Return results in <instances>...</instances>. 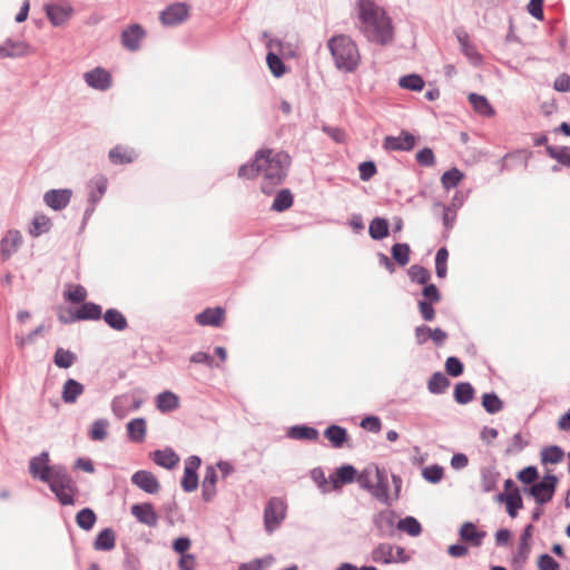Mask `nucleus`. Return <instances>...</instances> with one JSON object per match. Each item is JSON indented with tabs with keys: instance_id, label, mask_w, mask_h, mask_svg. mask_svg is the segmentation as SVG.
Here are the masks:
<instances>
[{
	"instance_id": "nucleus-1",
	"label": "nucleus",
	"mask_w": 570,
	"mask_h": 570,
	"mask_svg": "<svg viewBox=\"0 0 570 570\" xmlns=\"http://www.w3.org/2000/svg\"><path fill=\"white\" fill-rule=\"evenodd\" d=\"M352 14L355 28L367 41L380 46H386L393 41L392 18L374 0H355Z\"/></svg>"
},
{
	"instance_id": "nucleus-2",
	"label": "nucleus",
	"mask_w": 570,
	"mask_h": 570,
	"mask_svg": "<svg viewBox=\"0 0 570 570\" xmlns=\"http://www.w3.org/2000/svg\"><path fill=\"white\" fill-rule=\"evenodd\" d=\"M289 165L291 157L284 151L259 150L255 154L252 164H245L239 167L238 176L252 179L262 175L261 189L264 194L271 195L275 187L283 183Z\"/></svg>"
},
{
	"instance_id": "nucleus-3",
	"label": "nucleus",
	"mask_w": 570,
	"mask_h": 570,
	"mask_svg": "<svg viewBox=\"0 0 570 570\" xmlns=\"http://www.w3.org/2000/svg\"><path fill=\"white\" fill-rule=\"evenodd\" d=\"M335 67L343 72H353L361 62L356 42L347 35H335L327 41Z\"/></svg>"
},
{
	"instance_id": "nucleus-4",
	"label": "nucleus",
	"mask_w": 570,
	"mask_h": 570,
	"mask_svg": "<svg viewBox=\"0 0 570 570\" xmlns=\"http://www.w3.org/2000/svg\"><path fill=\"white\" fill-rule=\"evenodd\" d=\"M46 483L62 505L75 504L77 487L63 465L53 470V475Z\"/></svg>"
},
{
	"instance_id": "nucleus-5",
	"label": "nucleus",
	"mask_w": 570,
	"mask_h": 570,
	"mask_svg": "<svg viewBox=\"0 0 570 570\" xmlns=\"http://www.w3.org/2000/svg\"><path fill=\"white\" fill-rule=\"evenodd\" d=\"M371 560L375 563L392 564L407 562L410 557L404 548L382 542L372 550Z\"/></svg>"
},
{
	"instance_id": "nucleus-6",
	"label": "nucleus",
	"mask_w": 570,
	"mask_h": 570,
	"mask_svg": "<svg viewBox=\"0 0 570 570\" xmlns=\"http://www.w3.org/2000/svg\"><path fill=\"white\" fill-rule=\"evenodd\" d=\"M558 478L553 474H547L543 479L524 491L533 497L534 501L539 504H546L551 501L556 492Z\"/></svg>"
},
{
	"instance_id": "nucleus-7",
	"label": "nucleus",
	"mask_w": 570,
	"mask_h": 570,
	"mask_svg": "<svg viewBox=\"0 0 570 570\" xmlns=\"http://www.w3.org/2000/svg\"><path fill=\"white\" fill-rule=\"evenodd\" d=\"M49 452L42 451L39 455L32 456L29 461V473L36 480L43 483L49 481L53 475V470L60 469L62 465H50Z\"/></svg>"
},
{
	"instance_id": "nucleus-8",
	"label": "nucleus",
	"mask_w": 570,
	"mask_h": 570,
	"mask_svg": "<svg viewBox=\"0 0 570 570\" xmlns=\"http://www.w3.org/2000/svg\"><path fill=\"white\" fill-rule=\"evenodd\" d=\"M286 517V505L279 498H272L264 510V525L268 533L275 531Z\"/></svg>"
},
{
	"instance_id": "nucleus-9",
	"label": "nucleus",
	"mask_w": 570,
	"mask_h": 570,
	"mask_svg": "<svg viewBox=\"0 0 570 570\" xmlns=\"http://www.w3.org/2000/svg\"><path fill=\"white\" fill-rule=\"evenodd\" d=\"M131 483L148 494H156L160 490L158 479L147 470H138L131 475Z\"/></svg>"
},
{
	"instance_id": "nucleus-10",
	"label": "nucleus",
	"mask_w": 570,
	"mask_h": 570,
	"mask_svg": "<svg viewBox=\"0 0 570 570\" xmlns=\"http://www.w3.org/2000/svg\"><path fill=\"white\" fill-rule=\"evenodd\" d=\"M72 197L69 188L50 189L43 195V203L53 210H62L68 206Z\"/></svg>"
},
{
	"instance_id": "nucleus-11",
	"label": "nucleus",
	"mask_w": 570,
	"mask_h": 570,
	"mask_svg": "<svg viewBox=\"0 0 570 570\" xmlns=\"http://www.w3.org/2000/svg\"><path fill=\"white\" fill-rule=\"evenodd\" d=\"M83 80L89 87L100 91L111 87V75L100 67L85 72Z\"/></svg>"
},
{
	"instance_id": "nucleus-12",
	"label": "nucleus",
	"mask_w": 570,
	"mask_h": 570,
	"mask_svg": "<svg viewBox=\"0 0 570 570\" xmlns=\"http://www.w3.org/2000/svg\"><path fill=\"white\" fill-rule=\"evenodd\" d=\"M45 11L47 18L55 27H61L66 24L72 16L73 9L70 4H46Z\"/></svg>"
},
{
	"instance_id": "nucleus-13",
	"label": "nucleus",
	"mask_w": 570,
	"mask_h": 570,
	"mask_svg": "<svg viewBox=\"0 0 570 570\" xmlns=\"http://www.w3.org/2000/svg\"><path fill=\"white\" fill-rule=\"evenodd\" d=\"M416 142L415 137L409 131H402L399 136H386L383 141V148L386 150L410 151Z\"/></svg>"
},
{
	"instance_id": "nucleus-14",
	"label": "nucleus",
	"mask_w": 570,
	"mask_h": 570,
	"mask_svg": "<svg viewBox=\"0 0 570 570\" xmlns=\"http://www.w3.org/2000/svg\"><path fill=\"white\" fill-rule=\"evenodd\" d=\"M130 511L138 522L147 527L154 528L158 524V514L151 503L134 504Z\"/></svg>"
},
{
	"instance_id": "nucleus-15",
	"label": "nucleus",
	"mask_w": 570,
	"mask_h": 570,
	"mask_svg": "<svg viewBox=\"0 0 570 570\" xmlns=\"http://www.w3.org/2000/svg\"><path fill=\"white\" fill-rule=\"evenodd\" d=\"M373 522L380 537H391L394 532L395 514L391 510H383L374 515Z\"/></svg>"
},
{
	"instance_id": "nucleus-16",
	"label": "nucleus",
	"mask_w": 570,
	"mask_h": 570,
	"mask_svg": "<svg viewBox=\"0 0 570 570\" xmlns=\"http://www.w3.org/2000/svg\"><path fill=\"white\" fill-rule=\"evenodd\" d=\"M22 244V235L17 229H10L0 240L1 256L7 259L12 256Z\"/></svg>"
},
{
	"instance_id": "nucleus-17",
	"label": "nucleus",
	"mask_w": 570,
	"mask_h": 570,
	"mask_svg": "<svg viewBox=\"0 0 570 570\" xmlns=\"http://www.w3.org/2000/svg\"><path fill=\"white\" fill-rule=\"evenodd\" d=\"M107 187L108 179L105 175H96L92 177L87 184L89 204L96 206L107 191Z\"/></svg>"
},
{
	"instance_id": "nucleus-18",
	"label": "nucleus",
	"mask_w": 570,
	"mask_h": 570,
	"mask_svg": "<svg viewBox=\"0 0 570 570\" xmlns=\"http://www.w3.org/2000/svg\"><path fill=\"white\" fill-rule=\"evenodd\" d=\"M187 17V6L184 3H176L161 12L160 20L166 26H176L181 23Z\"/></svg>"
},
{
	"instance_id": "nucleus-19",
	"label": "nucleus",
	"mask_w": 570,
	"mask_h": 570,
	"mask_svg": "<svg viewBox=\"0 0 570 570\" xmlns=\"http://www.w3.org/2000/svg\"><path fill=\"white\" fill-rule=\"evenodd\" d=\"M144 37V29L139 24H131L121 32V45L130 51H136Z\"/></svg>"
},
{
	"instance_id": "nucleus-20",
	"label": "nucleus",
	"mask_w": 570,
	"mask_h": 570,
	"mask_svg": "<svg viewBox=\"0 0 570 570\" xmlns=\"http://www.w3.org/2000/svg\"><path fill=\"white\" fill-rule=\"evenodd\" d=\"M368 492L380 502L389 503V479L384 470L380 469L377 479H375Z\"/></svg>"
},
{
	"instance_id": "nucleus-21",
	"label": "nucleus",
	"mask_w": 570,
	"mask_h": 570,
	"mask_svg": "<svg viewBox=\"0 0 570 570\" xmlns=\"http://www.w3.org/2000/svg\"><path fill=\"white\" fill-rule=\"evenodd\" d=\"M85 392V386L75 379H68L61 390V400L66 404H73Z\"/></svg>"
},
{
	"instance_id": "nucleus-22",
	"label": "nucleus",
	"mask_w": 570,
	"mask_h": 570,
	"mask_svg": "<svg viewBox=\"0 0 570 570\" xmlns=\"http://www.w3.org/2000/svg\"><path fill=\"white\" fill-rule=\"evenodd\" d=\"M225 317V312L222 307L206 308L196 315V322L202 326H220Z\"/></svg>"
},
{
	"instance_id": "nucleus-23",
	"label": "nucleus",
	"mask_w": 570,
	"mask_h": 570,
	"mask_svg": "<svg viewBox=\"0 0 570 570\" xmlns=\"http://www.w3.org/2000/svg\"><path fill=\"white\" fill-rule=\"evenodd\" d=\"M151 458L157 465L168 470L174 469L179 462V455L171 448L156 450L151 453Z\"/></svg>"
},
{
	"instance_id": "nucleus-24",
	"label": "nucleus",
	"mask_w": 570,
	"mask_h": 570,
	"mask_svg": "<svg viewBox=\"0 0 570 570\" xmlns=\"http://www.w3.org/2000/svg\"><path fill=\"white\" fill-rule=\"evenodd\" d=\"M484 531H479L472 522H464L459 531L461 540L470 543L473 547H480L485 537Z\"/></svg>"
},
{
	"instance_id": "nucleus-25",
	"label": "nucleus",
	"mask_w": 570,
	"mask_h": 570,
	"mask_svg": "<svg viewBox=\"0 0 570 570\" xmlns=\"http://www.w3.org/2000/svg\"><path fill=\"white\" fill-rule=\"evenodd\" d=\"M333 489H338L343 484L352 483L356 479V469L350 464L342 465L336 469L334 475H331Z\"/></svg>"
},
{
	"instance_id": "nucleus-26",
	"label": "nucleus",
	"mask_w": 570,
	"mask_h": 570,
	"mask_svg": "<svg viewBox=\"0 0 570 570\" xmlns=\"http://www.w3.org/2000/svg\"><path fill=\"white\" fill-rule=\"evenodd\" d=\"M6 45L9 53L8 58L11 59L24 58L33 53L32 46L24 40H14L12 38H7Z\"/></svg>"
},
{
	"instance_id": "nucleus-27",
	"label": "nucleus",
	"mask_w": 570,
	"mask_h": 570,
	"mask_svg": "<svg viewBox=\"0 0 570 570\" xmlns=\"http://www.w3.org/2000/svg\"><path fill=\"white\" fill-rule=\"evenodd\" d=\"M456 39L460 43V48L464 56L473 63L478 65L481 62V55L476 50L475 46L471 43L469 35L466 32H458Z\"/></svg>"
},
{
	"instance_id": "nucleus-28",
	"label": "nucleus",
	"mask_w": 570,
	"mask_h": 570,
	"mask_svg": "<svg viewBox=\"0 0 570 570\" xmlns=\"http://www.w3.org/2000/svg\"><path fill=\"white\" fill-rule=\"evenodd\" d=\"M156 407L163 412H171L179 407V397L171 391H164L156 396Z\"/></svg>"
},
{
	"instance_id": "nucleus-29",
	"label": "nucleus",
	"mask_w": 570,
	"mask_h": 570,
	"mask_svg": "<svg viewBox=\"0 0 570 570\" xmlns=\"http://www.w3.org/2000/svg\"><path fill=\"white\" fill-rule=\"evenodd\" d=\"M532 532H533V525L532 524H528L522 534H521V538H520V543H519V548H518V552L514 557V560L517 562H520V563H524L525 560L528 559V556L530 553V550H531V544H530V541H531V538H532Z\"/></svg>"
},
{
	"instance_id": "nucleus-30",
	"label": "nucleus",
	"mask_w": 570,
	"mask_h": 570,
	"mask_svg": "<svg viewBox=\"0 0 570 570\" xmlns=\"http://www.w3.org/2000/svg\"><path fill=\"white\" fill-rule=\"evenodd\" d=\"M268 50L275 51L278 56L283 58H294L296 57V48L286 41L276 38H269L266 42Z\"/></svg>"
},
{
	"instance_id": "nucleus-31",
	"label": "nucleus",
	"mask_w": 570,
	"mask_h": 570,
	"mask_svg": "<svg viewBox=\"0 0 570 570\" xmlns=\"http://www.w3.org/2000/svg\"><path fill=\"white\" fill-rule=\"evenodd\" d=\"M116 535L112 529L106 528L100 531L94 542V547L98 551H110L115 548Z\"/></svg>"
},
{
	"instance_id": "nucleus-32",
	"label": "nucleus",
	"mask_w": 570,
	"mask_h": 570,
	"mask_svg": "<svg viewBox=\"0 0 570 570\" xmlns=\"http://www.w3.org/2000/svg\"><path fill=\"white\" fill-rule=\"evenodd\" d=\"M324 436L332 443L335 449H340L347 440V431L340 425L333 424L324 431Z\"/></svg>"
},
{
	"instance_id": "nucleus-33",
	"label": "nucleus",
	"mask_w": 570,
	"mask_h": 570,
	"mask_svg": "<svg viewBox=\"0 0 570 570\" xmlns=\"http://www.w3.org/2000/svg\"><path fill=\"white\" fill-rule=\"evenodd\" d=\"M287 436L293 440L315 441L318 438V431L306 425H294L288 429Z\"/></svg>"
},
{
	"instance_id": "nucleus-34",
	"label": "nucleus",
	"mask_w": 570,
	"mask_h": 570,
	"mask_svg": "<svg viewBox=\"0 0 570 570\" xmlns=\"http://www.w3.org/2000/svg\"><path fill=\"white\" fill-rule=\"evenodd\" d=\"M137 155L132 149L116 146L109 151V159L115 165L129 164L136 159Z\"/></svg>"
},
{
	"instance_id": "nucleus-35",
	"label": "nucleus",
	"mask_w": 570,
	"mask_h": 570,
	"mask_svg": "<svg viewBox=\"0 0 570 570\" xmlns=\"http://www.w3.org/2000/svg\"><path fill=\"white\" fill-rule=\"evenodd\" d=\"M128 438L132 442H142L146 438V421L142 417L134 419L127 424Z\"/></svg>"
},
{
	"instance_id": "nucleus-36",
	"label": "nucleus",
	"mask_w": 570,
	"mask_h": 570,
	"mask_svg": "<svg viewBox=\"0 0 570 570\" xmlns=\"http://www.w3.org/2000/svg\"><path fill=\"white\" fill-rule=\"evenodd\" d=\"M380 468L377 465L371 464L363 469L358 474L356 473V481L358 485L368 491L375 479H377Z\"/></svg>"
},
{
	"instance_id": "nucleus-37",
	"label": "nucleus",
	"mask_w": 570,
	"mask_h": 570,
	"mask_svg": "<svg viewBox=\"0 0 570 570\" xmlns=\"http://www.w3.org/2000/svg\"><path fill=\"white\" fill-rule=\"evenodd\" d=\"M469 102L472 105L475 112L481 116L491 117L494 115L493 107L489 104L488 99L478 94L469 95Z\"/></svg>"
},
{
	"instance_id": "nucleus-38",
	"label": "nucleus",
	"mask_w": 570,
	"mask_h": 570,
	"mask_svg": "<svg viewBox=\"0 0 570 570\" xmlns=\"http://www.w3.org/2000/svg\"><path fill=\"white\" fill-rule=\"evenodd\" d=\"M102 315L101 306L91 302L82 303L76 313L77 320H100Z\"/></svg>"
},
{
	"instance_id": "nucleus-39",
	"label": "nucleus",
	"mask_w": 570,
	"mask_h": 570,
	"mask_svg": "<svg viewBox=\"0 0 570 570\" xmlns=\"http://www.w3.org/2000/svg\"><path fill=\"white\" fill-rule=\"evenodd\" d=\"M105 322L116 331H124L128 326L126 317L116 308H109L104 314Z\"/></svg>"
},
{
	"instance_id": "nucleus-40",
	"label": "nucleus",
	"mask_w": 570,
	"mask_h": 570,
	"mask_svg": "<svg viewBox=\"0 0 570 570\" xmlns=\"http://www.w3.org/2000/svg\"><path fill=\"white\" fill-rule=\"evenodd\" d=\"M130 410V395L121 394L111 401V411L118 419H124Z\"/></svg>"
},
{
	"instance_id": "nucleus-41",
	"label": "nucleus",
	"mask_w": 570,
	"mask_h": 570,
	"mask_svg": "<svg viewBox=\"0 0 570 570\" xmlns=\"http://www.w3.org/2000/svg\"><path fill=\"white\" fill-rule=\"evenodd\" d=\"M450 385L449 379L441 372L432 374L428 382V390L432 394H442Z\"/></svg>"
},
{
	"instance_id": "nucleus-42",
	"label": "nucleus",
	"mask_w": 570,
	"mask_h": 570,
	"mask_svg": "<svg viewBox=\"0 0 570 570\" xmlns=\"http://www.w3.org/2000/svg\"><path fill=\"white\" fill-rule=\"evenodd\" d=\"M96 521V513L90 508H83L76 514L77 525L85 531L91 530Z\"/></svg>"
},
{
	"instance_id": "nucleus-43",
	"label": "nucleus",
	"mask_w": 570,
	"mask_h": 570,
	"mask_svg": "<svg viewBox=\"0 0 570 570\" xmlns=\"http://www.w3.org/2000/svg\"><path fill=\"white\" fill-rule=\"evenodd\" d=\"M564 458V451L558 445H550L541 451V462L543 464H558Z\"/></svg>"
},
{
	"instance_id": "nucleus-44",
	"label": "nucleus",
	"mask_w": 570,
	"mask_h": 570,
	"mask_svg": "<svg viewBox=\"0 0 570 570\" xmlns=\"http://www.w3.org/2000/svg\"><path fill=\"white\" fill-rule=\"evenodd\" d=\"M368 234L373 239L380 240L389 235V223L386 219L376 217L368 226Z\"/></svg>"
},
{
	"instance_id": "nucleus-45",
	"label": "nucleus",
	"mask_w": 570,
	"mask_h": 570,
	"mask_svg": "<svg viewBox=\"0 0 570 570\" xmlns=\"http://www.w3.org/2000/svg\"><path fill=\"white\" fill-rule=\"evenodd\" d=\"M51 225L50 218L46 215H36L32 219L29 233L32 237H39L40 235L48 233Z\"/></svg>"
},
{
	"instance_id": "nucleus-46",
	"label": "nucleus",
	"mask_w": 570,
	"mask_h": 570,
	"mask_svg": "<svg viewBox=\"0 0 570 570\" xmlns=\"http://www.w3.org/2000/svg\"><path fill=\"white\" fill-rule=\"evenodd\" d=\"M474 390L472 385L468 382H461L455 385L454 389V400L459 404H468L473 400Z\"/></svg>"
},
{
	"instance_id": "nucleus-47",
	"label": "nucleus",
	"mask_w": 570,
	"mask_h": 570,
	"mask_svg": "<svg viewBox=\"0 0 570 570\" xmlns=\"http://www.w3.org/2000/svg\"><path fill=\"white\" fill-rule=\"evenodd\" d=\"M293 205V195L289 189H282L278 191L272 204V210L284 212Z\"/></svg>"
},
{
	"instance_id": "nucleus-48",
	"label": "nucleus",
	"mask_w": 570,
	"mask_h": 570,
	"mask_svg": "<svg viewBox=\"0 0 570 570\" xmlns=\"http://www.w3.org/2000/svg\"><path fill=\"white\" fill-rule=\"evenodd\" d=\"M424 85L423 78L416 73L406 75L399 79V86L406 90L421 91Z\"/></svg>"
},
{
	"instance_id": "nucleus-49",
	"label": "nucleus",
	"mask_w": 570,
	"mask_h": 570,
	"mask_svg": "<svg viewBox=\"0 0 570 570\" xmlns=\"http://www.w3.org/2000/svg\"><path fill=\"white\" fill-rule=\"evenodd\" d=\"M396 527L400 531H403L411 537H417L422 532L420 522L413 517H405L404 519H401Z\"/></svg>"
},
{
	"instance_id": "nucleus-50",
	"label": "nucleus",
	"mask_w": 570,
	"mask_h": 570,
	"mask_svg": "<svg viewBox=\"0 0 570 570\" xmlns=\"http://www.w3.org/2000/svg\"><path fill=\"white\" fill-rule=\"evenodd\" d=\"M547 153L551 158L556 159L559 164L566 167H570V147L547 146Z\"/></svg>"
},
{
	"instance_id": "nucleus-51",
	"label": "nucleus",
	"mask_w": 570,
	"mask_h": 570,
	"mask_svg": "<svg viewBox=\"0 0 570 570\" xmlns=\"http://www.w3.org/2000/svg\"><path fill=\"white\" fill-rule=\"evenodd\" d=\"M53 362L60 368H69L76 362V355L69 350L59 347L55 353Z\"/></svg>"
},
{
	"instance_id": "nucleus-52",
	"label": "nucleus",
	"mask_w": 570,
	"mask_h": 570,
	"mask_svg": "<svg viewBox=\"0 0 570 570\" xmlns=\"http://www.w3.org/2000/svg\"><path fill=\"white\" fill-rule=\"evenodd\" d=\"M109 422L106 419H98L92 422L89 430V438L92 441H104L107 438Z\"/></svg>"
},
{
	"instance_id": "nucleus-53",
	"label": "nucleus",
	"mask_w": 570,
	"mask_h": 570,
	"mask_svg": "<svg viewBox=\"0 0 570 570\" xmlns=\"http://www.w3.org/2000/svg\"><path fill=\"white\" fill-rule=\"evenodd\" d=\"M267 66L275 77H282L286 72L285 65L275 51L268 50L266 56Z\"/></svg>"
},
{
	"instance_id": "nucleus-54",
	"label": "nucleus",
	"mask_w": 570,
	"mask_h": 570,
	"mask_svg": "<svg viewBox=\"0 0 570 570\" xmlns=\"http://www.w3.org/2000/svg\"><path fill=\"white\" fill-rule=\"evenodd\" d=\"M463 177H464L463 173L454 167V168L446 170L442 175L441 183H442V186L449 190L451 188L456 187L459 185V183L463 179Z\"/></svg>"
},
{
	"instance_id": "nucleus-55",
	"label": "nucleus",
	"mask_w": 570,
	"mask_h": 570,
	"mask_svg": "<svg viewBox=\"0 0 570 570\" xmlns=\"http://www.w3.org/2000/svg\"><path fill=\"white\" fill-rule=\"evenodd\" d=\"M275 561L274 557L271 554L265 556L264 558L253 559L248 562H243L238 566V570H262L273 564Z\"/></svg>"
},
{
	"instance_id": "nucleus-56",
	"label": "nucleus",
	"mask_w": 570,
	"mask_h": 570,
	"mask_svg": "<svg viewBox=\"0 0 570 570\" xmlns=\"http://www.w3.org/2000/svg\"><path fill=\"white\" fill-rule=\"evenodd\" d=\"M482 405L490 414H495L503 409V403L495 393H485L482 396Z\"/></svg>"
},
{
	"instance_id": "nucleus-57",
	"label": "nucleus",
	"mask_w": 570,
	"mask_h": 570,
	"mask_svg": "<svg viewBox=\"0 0 570 570\" xmlns=\"http://www.w3.org/2000/svg\"><path fill=\"white\" fill-rule=\"evenodd\" d=\"M392 257L401 266H405L410 261V246L405 243H397L392 246Z\"/></svg>"
},
{
	"instance_id": "nucleus-58",
	"label": "nucleus",
	"mask_w": 570,
	"mask_h": 570,
	"mask_svg": "<svg viewBox=\"0 0 570 570\" xmlns=\"http://www.w3.org/2000/svg\"><path fill=\"white\" fill-rule=\"evenodd\" d=\"M507 511L511 518L517 517V511L522 508V498L518 491L514 489L513 492H510L505 495Z\"/></svg>"
},
{
	"instance_id": "nucleus-59",
	"label": "nucleus",
	"mask_w": 570,
	"mask_h": 570,
	"mask_svg": "<svg viewBox=\"0 0 570 570\" xmlns=\"http://www.w3.org/2000/svg\"><path fill=\"white\" fill-rule=\"evenodd\" d=\"M449 253L445 247L440 248L436 252L435 256V273L438 277L443 278L446 275L448 267H446V261H448Z\"/></svg>"
},
{
	"instance_id": "nucleus-60",
	"label": "nucleus",
	"mask_w": 570,
	"mask_h": 570,
	"mask_svg": "<svg viewBox=\"0 0 570 570\" xmlns=\"http://www.w3.org/2000/svg\"><path fill=\"white\" fill-rule=\"evenodd\" d=\"M409 275L413 282L426 284L431 277L429 269L420 265H413L409 269Z\"/></svg>"
},
{
	"instance_id": "nucleus-61",
	"label": "nucleus",
	"mask_w": 570,
	"mask_h": 570,
	"mask_svg": "<svg viewBox=\"0 0 570 570\" xmlns=\"http://www.w3.org/2000/svg\"><path fill=\"white\" fill-rule=\"evenodd\" d=\"M422 475L426 481L438 483L443 478V468L436 464L426 466L423 469Z\"/></svg>"
},
{
	"instance_id": "nucleus-62",
	"label": "nucleus",
	"mask_w": 570,
	"mask_h": 570,
	"mask_svg": "<svg viewBox=\"0 0 570 570\" xmlns=\"http://www.w3.org/2000/svg\"><path fill=\"white\" fill-rule=\"evenodd\" d=\"M199 480L198 474L195 472L184 471L181 479V488L185 492H193L198 488Z\"/></svg>"
},
{
	"instance_id": "nucleus-63",
	"label": "nucleus",
	"mask_w": 570,
	"mask_h": 570,
	"mask_svg": "<svg viewBox=\"0 0 570 570\" xmlns=\"http://www.w3.org/2000/svg\"><path fill=\"white\" fill-rule=\"evenodd\" d=\"M416 161L424 167H431L435 164L434 153L431 148L425 147L416 153Z\"/></svg>"
},
{
	"instance_id": "nucleus-64",
	"label": "nucleus",
	"mask_w": 570,
	"mask_h": 570,
	"mask_svg": "<svg viewBox=\"0 0 570 570\" xmlns=\"http://www.w3.org/2000/svg\"><path fill=\"white\" fill-rule=\"evenodd\" d=\"M539 570H560L559 563L549 554L543 553L538 558Z\"/></svg>"
}]
</instances>
